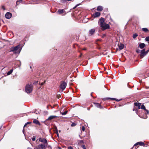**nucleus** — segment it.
<instances>
[{
	"label": "nucleus",
	"instance_id": "obj_1",
	"mask_svg": "<svg viewBox=\"0 0 149 149\" xmlns=\"http://www.w3.org/2000/svg\"><path fill=\"white\" fill-rule=\"evenodd\" d=\"M104 22V19L103 18L100 19L98 21V24L102 30L109 29L110 28L109 25Z\"/></svg>",
	"mask_w": 149,
	"mask_h": 149
},
{
	"label": "nucleus",
	"instance_id": "obj_2",
	"mask_svg": "<svg viewBox=\"0 0 149 149\" xmlns=\"http://www.w3.org/2000/svg\"><path fill=\"white\" fill-rule=\"evenodd\" d=\"M22 48L20 45L11 47L10 49V52H13L15 54H19L20 53Z\"/></svg>",
	"mask_w": 149,
	"mask_h": 149
},
{
	"label": "nucleus",
	"instance_id": "obj_3",
	"mask_svg": "<svg viewBox=\"0 0 149 149\" xmlns=\"http://www.w3.org/2000/svg\"><path fill=\"white\" fill-rule=\"evenodd\" d=\"M25 91L27 93H30L33 90V86L31 84H27L25 87Z\"/></svg>",
	"mask_w": 149,
	"mask_h": 149
},
{
	"label": "nucleus",
	"instance_id": "obj_4",
	"mask_svg": "<svg viewBox=\"0 0 149 149\" xmlns=\"http://www.w3.org/2000/svg\"><path fill=\"white\" fill-rule=\"evenodd\" d=\"M47 147V145L45 144H41L38 145L34 149H45Z\"/></svg>",
	"mask_w": 149,
	"mask_h": 149
},
{
	"label": "nucleus",
	"instance_id": "obj_5",
	"mask_svg": "<svg viewBox=\"0 0 149 149\" xmlns=\"http://www.w3.org/2000/svg\"><path fill=\"white\" fill-rule=\"evenodd\" d=\"M67 86V84L64 81H63L60 85V87L63 91L65 88Z\"/></svg>",
	"mask_w": 149,
	"mask_h": 149
},
{
	"label": "nucleus",
	"instance_id": "obj_6",
	"mask_svg": "<svg viewBox=\"0 0 149 149\" xmlns=\"http://www.w3.org/2000/svg\"><path fill=\"white\" fill-rule=\"evenodd\" d=\"M147 54V52L145 51V49H143L141 52L140 56L141 58H143Z\"/></svg>",
	"mask_w": 149,
	"mask_h": 149
},
{
	"label": "nucleus",
	"instance_id": "obj_7",
	"mask_svg": "<svg viewBox=\"0 0 149 149\" xmlns=\"http://www.w3.org/2000/svg\"><path fill=\"white\" fill-rule=\"evenodd\" d=\"M39 140L40 142L44 143V144L47 145L46 143L47 142V141L46 139L40 138L39 139Z\"/></svg>",
	"mask_w": 149,
	"mask_h": 149
},
{
	"label": "nucleus",
	"instance_id": "obj_8",
	"mask_svg": "<svg viewBox=\"0 0 149 149\" xmlns=\"http://www.w3.org/2000/svg\"><path fill=\"white\" fill-rule=\"evenodd\" d=\"M100 15V13L99 12H96L93 14V16L94 18L99 17Z\"/></svg>",
	"mask_w": 149,
	"mask_h": 149
},
{
	"label": "nucleus",
	"instance_id": "obj_9",
	"mask_svg": "<svg viewBox=\"0 0 149 149\" xmlns=\"http://www.w3.org/2000/svg\"><path fill=\"white\" fill-rule=\"evenodd\" d=\"M138 145H139L141 146H144L145 145V144L144 143L142 142H139L135 143L134 144V146H135Z\"/></svg>",
	"mask_w": 149,
	"mask_h": 149
},
{
	"label": "nucleus",
	"instance_id": "obj_10",
	"mask_svg": "<svg viewBox=\"0 0 149 149\" xmlns=\"http://www.w3.org/2000/svg\"><path fill=\"white\" fill-rule=\"evenodd\" d=\"M141 104L139 103H134V105L138 107V109H140V106Z\"/></svg>",
	"mask_w": 149,
	"mask_h": 149
},
{
	"label": "nucleus",
	"instance_id": "obj_11",
	"mask_svg": "<svg viewBox=\"0 0 149 149\" xmlns=\"http://www.w3.org/2000/svg\"><path fill=\"white\" fill-rule=\"evenodd\" d=\"M56 117L57 116H51L48 117V118L47 119V120H51Z\"/></svg>",
	"mask_w": 149,
	"mask_h": 149
},
{
	"label": "nucleus",
	"instance_id": "obj_12",
	"mask_svg": "<svg viewBox=\"0 0 149 149\" xmlns=\"http://www.w3.org/2000/svg\"><path fill=\"white\" fill-rule=\"evenodd\" d=\"M103 9V7L101 6H99L97 7V11H101Z\"/></svg>",
	"mask_w": 149,
	"mask_h": 149
},
{
	"label": "nucleus",
	"instance_id": "obj_13",
	"mask_svg": "<svg viewBox=\"0 0 149 149\" xmlns=\"http://www.w3.org/2000/svg\"><path fill=\"white\" fill-rule=\"evenodd\" d=\"M139 47L141 49H143L145 46V45L144 43H141L139 45Z\"/></svg>",
	"mask_w": 149,
	"mask_h": 149
},
{
	"label": "nucleus",
	"instance_id": "obj_14",
	"mask_svg": "<svg viewBox=\"0 0 149 149\" xmlns=\"http://www.w3.org/2000/svg\"><path fill=\"white\" fill-rule=\"evenodd\" d=\"M33 123L36 124L40 125V124L39 121L36 119H35L33 120Z\"/></svg>",
	"mask_w": 149,
	"mask_h": 149
},
{
	"label": "nucleus",
	"instance_id": "obj_15",
	"mask_svg": "<svg viewBox=\"0 0 149 149\" xmlns=\"http://www.w3.org/2000/svg\"><path fill=\"white\" fill-rule=\"evenodd\" d=\"M118 46L119 49L120 50H121L124 48V45L123 44H120L119 45H118Z\"/></svg>",
	"mask_w": 149,
	"mask_h": 149
},
{
	"label": "nucleus",
	"instance_id": "obj_16",
	"mask_svg": "<svg viewBox=\"0 0 149 149\" xmlns=\"http://www.w3.org/2000/svg\"><path fill=\"white\" fill-rule=\"evenodd\" d=\"M94 104L95 106L97 107H98L100 108H101V105L100 104L97 103H94Z\"/></svg>",
	"mask_w": 149,
	"mask_h": 149
},
{
	"label": "nucleus",
	"instance_id": "obj_17",
	"mask_svg": "<svg viewBox=\"0 0 149 149\" xmlns=\"http://www.w3.org/2000/svg\"><path fill=\"white\" fill-rule=\"evenodd\" d=\"M95 30L94 29H91L89 31V33L91 35L93 34L94 33Z\"/></svg>",
	"mask_w": 149,
	"mask_h": 149
},
{
	"label": "nucleus",
	"instance_id": "obj_18",
	"mask_svg": "<svg viewBox=\"0 0 149 149\" xmlns=\"http://www.w3.org/2000/svg\"><path fill=\"white\" fill-rule=\"evenodd\" d=\"M142 30L145 32H146L148 31V30L146 28H143Z\"/></svg>",
	"mask_w": 149,
	"mask_h": 149
},
{
	"label": "nucleus",
	"instance_id": "obj_19",
	"mask_svg": "<svg viewBox=\"0 0 149 149\" xmlns=\"http://www.w3.org/2000/svg\"><path fill=\"white\" fill-rule=\"evenodd\" d=\"M7 19H9V12H7L5 15Z\"/></svg>",
	"mask_w": 149,
	"mask_h": 149
},
{
	"label": "nucleus",
	"instance_id": "obj_20",
	"mask_svg": "<svg viewBox=\"0 0 149 149\" xmlns=\"http://www.w3.org/2000/svg\"><path fill=\"white\" fill-rule=\"evenodd\" d=\"M107 99H111V100H115L117 101H120V100H118L116 98H107Z\"/></svg>",
	"mask_w": 149,
	"mask_h": 149
},
{
	"label": "nucleus",
	"instance_id": "obj_21",
	"mask_svg": "<svg viewBox=\"0 0 149 149\" xmlns=\"http://www.w3.org/2000/svg\"><path fill=\"white\" fill-rule=\"evenodd\" d=\"M58 12L60 14H62L63 12V10H59L58 11Z\"/></svg>",
	"mask_w": 149,
	"mask_h": 149
},
{
	"label": "nucleus",
	"instance_id": "obj_22",
	"mask_svg": "<svg viewBox=\"0 0 149 149\" xmlns=\"http://www.w3.org/2000/svg\"><path fill=\"white\" fill-rule=\"evenodd\" d=\"M138 36V35L136 33H134L133 35V37L134 39L135 38Z\"/></svg>",
	"mask_w": 149,
	"mask_h": 149
},
{
	"label": "nucleus",
	"instance_id": "obj_23",
	"mask_svg": "<svg viewBox=\"0 0 149 149\" xmlns=\"http://www.w3.org/2000/svg\"><path fill=\"white\" fill-rule=\"evenodd\" d=\"M67 112L68 111H66L64 112H61V113L62 115H63L66 114L67 113Z\"/></svg>",
	"mask_w": 149,
	"mask_h": 149
},
{
	"label": "nucleus",
	"instance_id": "obj_24",
	"mask_svg": "<svg viewBox=\"0 0 149 149\" xmlns=\"http://www.w3.org/2000/svg\"><path fill=\"white\" fill-rule=\"evenodd\" d=\"M141 108L142 109H144L145 110L146 109V107L143 105H141Z\"/></svg>",
	"mask_w": 149,
	"mask_h": 149
},
{
	"label": "nucleus",
	"instance_id": "obj_25",
	"mask_svg": "<svg viewBox=\"0 0 149 149\" xmlns=\"http://www.w3.org/2000/svg\"><path fill=\"white\" fill-rule=\"evenodd\" d=\"M145 40L146 41H149V36L146 37L145 38Z\"/></svg>",
	"mask_w": 149,
	"mask_h": 149
},
{
	"label": "nucleus",
	"instance_id": "obj_26",
	"mask_svg": "<svg viewBox=\"0 0 149 149\" xmlns=\"http://www.w3.org/2000/svg\"><path fill=\"white\" fill-rule=\"evenodd\" d=\"M80 4H77L76 5V6L73 8V9H75L76 7H77L78 6H79Z\"/></svg>",
	"mask_w": 149,
	"mask_h": 149
},
{
	"label": "nucleus",
	"instance_id": "obj_27",
	"mask_svg": "<svg viewBox=\"0 0 149 149\" xmlns=\"http://www.w3.org/2000/svg\"><path fill=\"white\" fill-rule=\"evenodd\" d=\"M32 140L33 141H35L36 140V138H35V136H33L32 138Z\"/></svg>",
	"mask_w": 149,
	"mask_h": 149
},
{
	"label": "nucleus",
	"instance_id": "obj_28",
	"mask_svg": "<svg viewBox=\"0 0 149 149\" xmlns=\"http://www.w3.org/2000/svg\"><path fill=\"white\" fill-rule=\"evenodd\" d=\"M82 131H84L85 130V128L84 126H82L81 128Z\"/></svg>",
	"mask_w": 149,
	"mask_h": 149
},
{
	"label": "nucleus",
	"instance_id": "obj_29",
	"mask_svg": "<svg viewBox=\"0 0 149 149\" xmlns=\"http://www.w3.org/2000/svg\"><path fill=\"white\" fill-rule=\"evenodd\" d=\"M76 124L74 123H72L71 125V126L73 127L75 126Z\"/></svg>",
	"mask_w": 149,
	"mask_h": 149
},
{
	"label": "nucleus",
	"instance_id": "obj_30",
	"mask_svg": "<svg viewBox=\"0 0 149 149\" xmlns=\"http://www.w3.org/2000/svg\"><path fill=\"white\" fill-rule=\"evenodd\" d=\"M82 147L84 149H86V147L84 145H83L82 146Z\"/></svg>",
	"mask_w": 149,
	"mask_h": 149
},
{
	"label": "nucleus",
	"instance_id": "obj_31",
	"mask_svg": "<svg viewBox=\"0 0 149 149\" xmlns=\"http://www.w3.org/2000/svg\"><path fill=\"white\" fill-rule=\"evenodd\" d=\"M45 83V81L41 83V84H40V83L39 82V84H40L41 85H43Z\"/></svg>",
	"mask_w": 149,
	"mask_h": 149
},
{
	"label": "nucleus",
	"instance_id": "obj_32",
	"mask_svg": "<svg viewBox=\"0 0 149 149\" xmlns=\"http://www.w3.org/2000/svg\"><path fill=\"white\" fill-rule=\"evenodd\" d=\"M145 111L146 112V113H147V114H148L149 113V111L148 110H147V109H146L145 110Z\"/></svg>",
	"mask_w": 149,
	"mask_h": 149
},
{
	"label": "nucleus",
	"instance_id": "obj_33",
	"mask_svg": "<svg viewBox=\"0 0 149 149\" xmlns=\"http://www.w3.org/2000/svg\"><path fill=\"white\" fill-rule=\"evenodd\" d=\"M22 1V0H18V1H17L16 2V3L17 4V3L19 2H21Z\"/></svg>",
	"mask_w": 149,
	"mask_h": 149
},
{
	"label": "nucleus",
	"instance_id": "obj_34",
	"mask_svg": "<svg viewBox=\"0 0 149 149\" xmlns=\"http://www.w3.org/2000/svg\"><path fill=\"white\" fill-rule=\"evenodd\" d=\"M68 149H73V148L72 147L69 146L68 147Z\"/></svg>",
	"mask_w": 149,
	"mask_h": 149
},
{
	"label": "nucleus",
	"instance_id": "obj_35",
	"mask_svg": "<svg viewBox=\"0 0 149 149\" xmlns=\"http://www.w3.org/2000/svg\"><path fill=\"white\" fill-rule=\"evenodd\" d=\"M1 8L3 9V10H5V7H4V6H1Z\"/></svg>",
	"mask_w": 149,
	"mask_h": 149
},
{
	"label": "nucleus",
	"instance_id": "obj_36",
	"mask_svg": "<svg viewBox=\"0 0 149 149\" xmlns=\"http://www.w3.org/2000/svg\"><path fill=\"white\" fill-rule=\"evenodd\" d=\"M13 70L12 69L10 70V74L13 72Z\"/></svg>",
	"mask_w": 149,
	"mask_h": 149
},
{
	"label": "nucleus",
	"instance_id": "obj_37",
	"mask_svg": "<svg viewBox=\"0 0 149 149\" xmlns=\"http://www.w3.org/2000/svg\"><path fill=\"white\" fill-rule=\"evenodd\" d=\"M12 16V14L11 13H10V18Z\"/></svg>",
	"mask_w": 149,
	"mask_h": 149
},
{
	"label": "nucleus",
	"instance_id": "obj_38",
	"mask_svg": "<svg viewBox=\"0 0 149 149\" xmlns=\"http://www.w3.org/2000/svg\"><path fill=\"white\" fill-rule=\"evenodd\" d=\"M146 52H147V53L149 52V49Z\"/></svg>",
	"mask_w": 149,
	"mask_h": 149
},
{
	"label": "nucleus",
	"instance_id": "obj_39",
	"mask_svg": "<svg viewBox=\"0 0 149 149\" xmlns=\"http://www.w3.org/2000/svg\"><path fill=\"white\" fill-rule=\"evenodd\" d=\"M27 125V124L26 123H25L24 126V127H26Z\"/></svg>",
	"mask_w": 149,
	"mask_h": 149
},
{
	"label": "nucleus",
	"instance_id": "obj_40",
	"mask_svg": "<svg viewBox=\"0 0 149 149\" xmlns=\"http://www.w3.org/2000/svg\"><path fill=\"white\" fill-rule=\"evenodd\" d=\"M7 75H9V71H8V72L7 73Z\"/></svg>",
	"mask_w": 149,
	"mask_h": 149
},
{
	"label": "nucleus",
	"instance_id": "obj_41",
	"mask_svg": "<svg viewBox=\"0 0 149 149\" xmlns=\"http://www.w3.org/2000/svg\"><path fill=\"white\" fill-rule=\"evenodd\" d=\"M26 123L27 124H30L31 123L30 122H28Z\"/></svg>",
	"mask_w": 149,
	"mask_h": 149
},
{
	"label": "nucleus",
	"instance_id": "obj_42",
	"mask_svg": "<svg viewBox=\"0 0 149 149\" xmlns=\"http://www.w3.org/2000/svg\"><path fill=\"white\" fill-rule=\"evenodd\" d=\"M136 52L137 53H139V50H136Z\"/></svg>",
	"mask_w": 149,
	"mask_h": 149
},
{
	"label": "nucleus",
	"instance_id": "obj_43",
	"mask_svg": "<svg viewBox=\"0 0 149 149\" xmlns=\"http://www.w3.org/2000/svg\"><path fill=\"white\" fill-rule=\"evenodd\" d=\"M38 83V82H36L35 83L36 84L37 83Z\"/></svg>",
	"mask_w": 149,
	"mask_h": 149
},
{
	"label": "nucleus",
	"instance_id": "obj_44",
	"mask_svg": "<svg viewBox=\"0 0 149 149\" xmlns=\"http://www.w3.org/2000/svg\"><path fill=\"white\" fill-rule=\"evenodd\" d=\"M72 0H67V1H71Z\"/></svg>",
	"mask_w": 149,
	"mask_h": 149
},
{
	"label": "nucleus",
	"instance_id": "obj_45",
	"mask_svg": "<svg viewBox=\"0 0 149 149\" xmlns=\"http://www.w3.org/2000/svg\"><path fill=\"white\" fill-rule=\"evenodd\" d=\"M149 88V87H146V88Z\"/></svg>",
	"mask_w": 149,
	"mask_h": 149
},
{
	"label": "nucleus",
	"instance_id": "obj_46",
	"mask_svg": "<svg viewBox=\"0 0 149 149\" xmlns=\"http://www.w3.org/2000/svg\"><path fill=\"white\" fill-rule=\"evenodd\" d=\"M81 55H80V56L79 57H81Z\"/></svg>",
	"mask_w": 149,
	"mask_h": 149
},
{
	"label": "nucleus",
	"instance_id": "obj_47",
	"mask_svg": "<svg viewBox=\"0 0 149 149\" xmlns=\"http://www.w3.org/2000/svg\"><path fill=\"white\" fill-rule=\"evenodd\" d=\"M57 135H58V133H57Z\"/></svg>",
	"mask_w": 149,
	"mask_h": 149
},
{
	"label": "nucleus",
	"instance_id": "obj_48",
	"mask_svg": "<svg viewBox=\"0 0 149 149\" xmlns=\"http://www.w3.org/2000/svg\"><path fill=\"white\" fill-rule=\"evenodd\" d=\"M30 68H31V66H30Z\"/></svg>",
	"mask_w": 149,
	"mask_h": 149
},
{
	"label": "nucleus",
	"instance_id": "obj_49",
	"mask_svg": "<svg viewBox=\"0 0 149 149\" xmlns=\"http://www.w3.org/2000/svg\"><path fill=\"white\" fill-rule=\"evenodd\" d=\"M84 50H86V49H84Z\"/></svg>",
	"mask_w": 149,
	"mask_h": 149
}]
</instances>
